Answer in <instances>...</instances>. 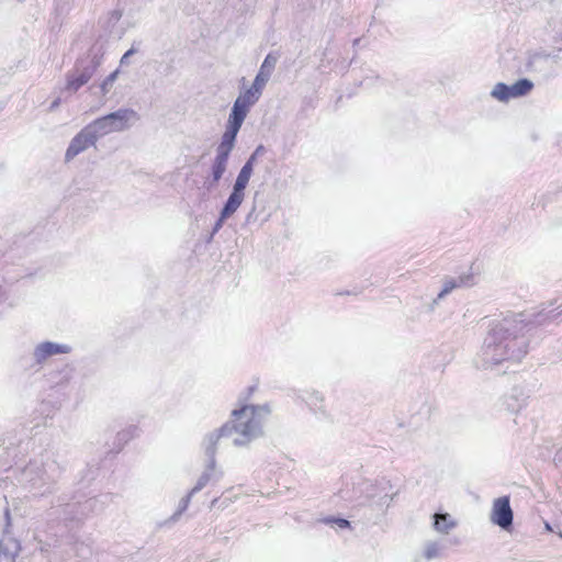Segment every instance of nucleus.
Wrapping results in <instances>:
<instances>
[{"label":"nucleus","instance_id":"f257e3e1","mask_svg":"<svg viewBox=\"0 0 562 562\" xmlns=\"http://www.w3.org/2000/svg\"><path fill=\"white\" fill-rule=\"evenodd\" d=\"M269 415L270 409L267 406L245 405L233 412L232 420L218 429L217 438L235 434L234 445H246L262 432V427L268 422Z\"/></svg>","mask_w":562,"mask_h":562},{"label":"nucleus","instance_id":"f03ea898","mask_svg":"<svg viewBox=\"0 0 562 562\" xmlns=\"http://www.w3.org/2000/svg\"><path fill=\"white\" fill-rule=\"evenodd\" d=\"M513 518L514 514L510 507L509 496H502L494 499L491 510L492 522L503 529H508L512 527Z\"/></svg>","mask_w":562,"mask_h":562},{"label":"nucleus","instance_id":"7ed1b4c3","mask_svg":"<svg viewBox=\"0 0 562 562\" xmlns=\"http://www.w3.org/2000/svg\"><path fill=\"white\" fill-rule=\"evenodd\" d=\"M133 114V111L120 110L98 120L95 124L106 132L120 131L125 127L128 117Z\"/></svg>","mask_w":562,"mask_h":562},{"label":"nucleus","instance_id":"20e7f679","mask_svg":"<svg viewBox=\"0 0 562 562\" xmlns=\"http://www.w3.org/2000/svg\"><path fill=\"white\" fill-rule=\"evenodd\" d=\"M70 348L66 345H57L53 342H44L36 347L34 356L37 363H43L47 358L57 353H67Z\"/></svg>","mask_w":562,"mask_h":562},{"label":"nucleus","instance_id":"39448f33","mask_svg":"<svg viewBox=\"0 0 562 562\" xmlns=\"http://www.w3.org/2000/svg\"><path fill=\"white\" fill-rule=\"evenodd\" d=\"M247 112H248L247 110L241 108V101L234 103L233 111L229 116V126H228V128L232 130L231 139L236 137V135L247 115Z\"/></svg>","mask_w":562,"mask_h":562},{"label":"nucleus","instance_id":"423d86ee","mask_svg":"<svg viewBox=\"0 0 562 562\" xmlns=\"http://www.w3.org/2000/svg\"><path fill=\"white\" fill-rule=\"evenodd\" d=\"M244 192H237L233 190L232 194L229 195L225 206L222 210L221 213V221L226 220L231 215H233L237 209L240 206L241 202L244 201Z\"/></svg>","mask_w":562,"mask_h":562},{"label":"nucleus","instance_id":"0eeeda50","mask_svg":"<svg viewBox=\"0 0 562 562\" xmlns=\"http://www.w3.org/2000/svg\"><path fill=\"white\" fill-rule=\"evenodd\" d=\"M91 144V139L86 134H79L77 135L72 142L70 143L67 151H66V158L71 159L75 156H77L79 153L88 148V146Z\"/></svg>","mask_w":562,"mask_h":562},{"label":"nucleus","instance_id":"6e6552de","mask_svg":"<svg viewBox=\"0 0 562 562\" xmlns=\"http://www.w3.org/2000/svg\"><path fill=\"white\" fill-rule=\"evenodd\" d=\"M252 159L254 157H251V159H249L239 171L236 182L234 184L235 191L244 192V190L246 189L252 173Z\"/></svg>","mask_w":562,"mask_h":562},{"label":"nucleus","instance_id":"1a4fd4ad","mask_svg":"<svg viewBox=\"0 0 562 562\" xmlns=\"http://www.w3.org/2000/svg\"><path fill=\"white\" fill-rule=\"evenodd\" d=\"M533 88V83L528 79H520L510 86L512 97L518 98L528 94Z\"/></svg>","mask_w":562,"mask_h":562},{"label":"nucleus","instance_id":"9d476101","mask_svg":"<svg viewBox=\"0 0 562 562\" xmlns=\"http://www.w3.org/2000/svg\"><path fill=\"white\" fill-rule=\"evenodd\" d=\"M91 75L88 72H82L78 76H70L67 80V89L69 90H78L81 86L87 83L90 80Z\"/></svg>","mask_w":562,"mask_h":562},{"label":"nucleus","instance_id":"9b49d317","mask_svg":"<svg viewBox=\"0 0 562 562\" xmlns=\"http://www.w3.org/2000/svg\"><path fill=\"white\" fill-rule=\"evenodd\" d=\"M260 92H256L255 89H248L243 95L238 97L235 102L241 101V108L245 110H249V106L254 104L258 98Z\"/></svg>","mask_w":562,"mask_h":562},{"label":"nucleus","instance_id":"f8f14e48","mask_svg":"<svg viewBox=\"0 0 562 562\" xmlns=\"http://www.w3.org/2000/svg\"><path fill=\"white\" fill-rule=\"evenodd\" d=\"M492 95L499 101H508L513 98L510 86L497 83L492 91Z\"/></svg>","mask_w":562,"mask_h":562},{"label":"nucleus","instance_id":"ddd939ff","mask_svg":"<svg viewBox=\"0 0 562 562\" xmlns=\"http://www.w3.org/2000/svg\"><path fill=\"white\" fill-rule=\"evenodd\" d=\"M226 162H227V160H225L224 156H216L214 165H213V181L214 182H217L222 178V176L226 169Z\"/></svg>","mask_w":562,"mask_h":562},{"label":"nucleus","instance_id":"4468645a","mask_svg":"<svg viewBox=\"0 0 562 562\" xmlns=\"http://www.w3.org/2000/svg\"><path fill=\"white\" fill-rule=\"evenodd\" d=\"M449 516L445 514H436L435 515V527L439 531L447 532L451 524L448 522Z\"/></svg>","mask_w":562,"mask_h":562},{"label":"nucleus","instance_id":"2eb2a0df","mask_svg":"<svg viewBox=\"0 0 562 562\" xmlns=\"http://www.w3.org/2000/svg\"><path fill=\"white\" fill-rule=\"evenodd\" d=\"M269 71L266 72L263 70L260 69L259 74L256 76V79L254 81V86H252V89L256 90V92H260L262 87L265 86V83L267 82L268 78H269Z\"/></svg>","mask_w":562,"mask_h":562},{"label":"nucleus","instance_id":"dca6fc26","mask_svg":"<svg viewBox=\"0 0 562 562\" xmlns=\"http://www.w3.org/2000/svg\"><path fill=\"white\" fill-rule=\"evenodd\" d=\"M276 63H277V57L273 56L272 54H269L266 57V59L263 60L260 69L266 71V72L269 71V74H270L272 71V69L274 68Z\"/></svg>","mask_w":562,"mask_h":562},{"label":"nucleus","instance_id":"f3484780","mask_svg":"<svg viewBox=\"0 0 562 562\" xmlns=\"http://www.w3.org/2000/svg\"><path fill=\"white\" fill-rule=\"evenodd\" d=\"M232 148H233V144L232 143L222 142L221 145L218 146V154H217V156H224L225 160H227L228 159V154L232 150Z\"/></svg>","mask_w":562,"mask_h":562},{"label":"nucleus","instance_id":"a211bd4d","mask_svg":"<svg viewBox=\"0 0 562 562\" xmlns=\"http://www.w3.org/2000/svg\"><path fill=\"white\" fill-rule=\"evenodd\" d=\"M325 524H336L340 528H348L350 522L344 518H326L324 519Z\"/></svg>","mask_w":562,"mask_h":562},{"label":"nucleus","instance_id":"6ab92c4d","mask_svg":"<svg viewBox=\"0 0 562 562\" xmlns=\"http://www.w3.org/2000/svg\"><path fill=\"white\" fill-rule=\"evenodd\" d=\"M459 284L454 280L447 281L443 285L442 291L440 292L439 296H443L448 294L451 290L457 288Z\"/></svg>","mask_w":562,"mask_h":562},{"label":"nucleus","instance_id":"aec40b11","mask_svg":"<svg viewBox=\"0 0 562 562\" xmlns=\"http://www.w3.org/2000/svg\"><path fill=\"white\" fill-rule=\"evenodd\" d=\"M117 74H119V70H115V71H113L112 74H110V75L106 77L105 81H104V86H105V85H110V83H112V82L116 79Z\"/></svg>","mask_w":562,"mask_h":562},{"label":"nucleus","instance_id":"412c9836","mask_svg":"<svg viewBox=\"0 0 562 562\" xmlns=\"http://www.w3.org/2000/svg\"><path fill=\"white\" fill-rule=\"evenodd\" d=\"M231 135H232V130L228 128L227 132H225L224 136H223V142H227V143H234L235 138H232L231 139Z\"/></svg>","mask_w":562,"mask_h":562},{"label":"nucleus","instance_id":"4be33fe9","mask_svg":"<svg viewBox=\"0 0 562 562\" xmlns=\"http://www.w3.org/2000/svg\"><path fill=\"white\" fill-rule=\"evenodd\" d=\"M134 54V49H128L122 57L121 63H125L131 55Z\"/></svg>","mask_w":562,"mask_h":562}]
</instances>
